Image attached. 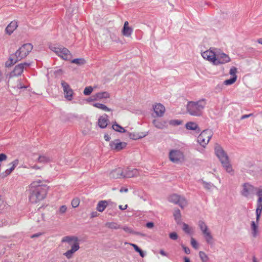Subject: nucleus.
Segmentation results:
<instances>
[{
  "label": "nucleus",
  "mask_w": 262,
  "mask_h": 262,
  "mask_svg": "<svg viewBox=\"0 0 262 262\" xmlns=\"http://www.w3.org/2000/svg\"><path fill=\"white\" fill-rule=\"evenodd\" d=\"M257 42H258L259 43H260V44L262 45V38H260V39H259L257 40Z\"/></svg>",
  "instance_id": "0e129e2a"
},
{
  "label": "nucleus",
  "mask_w": 262,
  "mask_h": 262,
  "mask_svg": "<svg viewBox=\"0 0 262 262\" xmlns=\"http://www.w3.org/2000/svg\"><path fill=\"white\" fill-rule=\"evenodd\" d=\"M110 94L107 92H101L93 95L91 98L88 99L89 102L99 101L103 99L110 98Z\"/></svg>",
  "instance_id": "dca6fc26"
},
{
  "label": "nucleus",
  "mask_w": 262,
  "mask_h": 262,
  "mask_svg": "<svg viewBox=\"0 0 262 262\" xmlns=\"http://www.w3.org/2000/svg\"><path fill=\"white\" fill-rule=\"evenodd\" d=\"M104 139H105V141H108L110 140L111 138L108 134H105L104 136Z\"/></svg>",
  "instance_id": "6e6d98bb"
},
{
  "label": "nucleus",
  "mask_w": 262,
  "mask_h": 262,
  "mask_svg": "<svg viewBox=\"0 0 262 262\" xmlns=\"http://www.w3.org/2000/svg\"><path fill=\"white\" fill-rule=\"evenodd\" d=\"M109 122L108 116L106 114L100 116L98 120V124L101 128H105Z\"/></svg>",
  "instance_id": "bb28decb"
},
{
  "label": "nucleus",
  "mask_w": 262,
  "mask_h": 262,
  "mask_svg": "<svg viewBox=\"0 0 262 262\" xmlns=\"http://www.w3.org/2000/svg\"><path fill=\"white\" fill-rule=\"evenodd\" d=\"M170 160L176 163H181L184 161L183 153L179 150H172L169 152Z\"/></svg>",
  "instance_id": "9d476101"
},
{
  "label": "nucleus",
  "mask_w": 262,
  "mask_h": 262,
  "mask_svg": "<svg viewBox=\"0 0 262 262\" xmlns=\"http://www.w3.org/2000/svg\"><path fill=\"white\" fill-rule=\"evenodd\" d=\"M30 187L31 192L29 199L31 203L39 204L47 198L49 186L44 184L43 181H34L31 183Z\"/></svg>",
  "instance_id": "f257e3e1"
},
{
  "label": "nucleus",
  "mask_w": 262,
  "mask_h": 262,
  "mask_svg": "<svg viewBox=\"0 0 262 262\" xmlns=\"http://www.w3.org/2000/svg\"><path fill=\"white\" fill-rule=\"evenodd\" d=\"M184 262H190L189 258L187 257H184Z\"/></svg>",
  "instance_id": "e2e57ef3"
},
{
  "label": "nucleus",
  "mask_w": 262,
  "mask_h": 262,
  "mask_svg": "<svg viewBox=\"0 0 262 262\" xmlns=\"http://www.w3.org/2000/svg\"><path fill=\"white\" fill-rule=\"evenodd\" d=\"M199 226L205 238L207 243L209 244H212L213 243V237L210 231L208 229L207 226L203 221L199 222Z\"/></svg>",
  "instance_id": "9b49d317"
},
{
  "label": "nucleus",
  "mask_w": 262,
  "mask_h": 262,
  "mask_svg": "<svg viewBox=\"0 0 262 262\" xmlns=\"http://www.w3.org/2000/svg\"><path fill=\"white\" fill-rule=\"evenodd\" d=\"M71 63H75L78 65H82L85 63V61L83 58H76L71 60Z\"/></svg>",
  "instance_id": "f704fd0d"
},
{
  "label": "nucleus",
  "mask_w": 262,
  "mask_h": 262,
  "mask_svg": "<svg viewBox=\"0 0 262 262\" xmlns=\"http://www.w3.org/2000/svg\"><path fill=\"white\" fill-rule=\"evenodd\" d=\"M112 128L115 131L120 132V133H124L125 132V129L119 125L117 123L113 124L112 125Z\"/></svg>",
  "instance_id": "473e14b6"
},
{
  "label": "nucleus",
  "mask_w": 262,
  "mask_h": 262,
  "mask_svg": "<svg viewBox=\"0 0 262 262\" xmlns=\"http://www.w3.org/2000/svg\"><path fill=\"white\" fill-rule=\"evenodd\" d=\"M127 143L125 142H121L119 139H116L110 143V146L112 150L119 151L125 148Z\"/></svg>",
  "instance_id": "2eb2a0df"
},
{
  "label": "nucleus",
  "mask_w": 262,
  "mask_h": 262,
  "mask_svg": "<svg viewBox=\"0 0 262 262\" xmlns=\"http://www.w3.org/2000/svg\"><path fill=\"white\" fill-rule=\"evenodd\" d=\"M160 253L163 256H166V253L162 250H160Z\"/></svg>",
  "instance_id": "680f3d73"
},
{
  "label": "nucleus",
  "mask_w": 262,
  "mask_h": 262,
  "mask_svg": "<svg viewBox=\"0 0 262 262\" xmlns=\"http://www.w3.org/2000/svg\"><path fill=\"white\" fill-rule=\"evenodd\" d=\"M93 106L105 112L112 111L111 108H108L107 106L102 103H96L93 104Z\"/></svg>",
  "instance_id": "c756f323"
},
{
  "label": "nucleus",
  "mask_w": 262,
  "mask_h": 262,
  "mask_svg": "<svg viewBox=\"0 0 262 262\" xmlns=\"http://www.w3.org/2000/svg\"><path fill=\"white\" fill-rule=\"evenodd\" d=\"M94 90V88L91 86H86L83 91V94L85 96L90 95Z\"/></svg>",
  "instance_id": "c9c22d12"
},
{
  "label": "nucleus",
  "mask_w": 262,
  "mask_h": 262,
  "mask_svg": "<svg viewBox=\"0 0 262 262\" xmlns=\"http://www.w3.org/2000/svg\"><path fill=\"white\" fill-rule=\"evenodd\" d=\"M133 32V29L129 26V23L127 21H125L121 31L122 35L124 36L129 37H130Z\"/></svg>",
  "instance_id": "412c9836"
},
{
  "label": "nucleus",
  "mask_w": 262,
  "mask_h": 262,
  "mask_svg": "<svg viewBox=\"0 0 262 262\" xmlns=\"http://www.w3.org/2000/svg\"><path fill=\"white\" fill-rule=\"evenodd\" d=\"M231 58L229 56L221 51H216L214 66L224 64L229 62Z\"/></svg>",
  "instance_id": "6e6552de"
},
{
  "label": "nucleus",
  "mask_w": 262,
  "mask_h": 262,
  "mask_svg": "<svg viewBox=\"0 0 262 262\" xmlns=\"http://www.w3.org/2000/svg\"><path fill=\"white\" fill-rule=\"evenodd\" d=\"M119 207L121 210H125L127 208V205H125L124 206H123L122 205H120Z\"/></svg>",
  "instance_id": "13d9d810"
},
{
  "label": "nucleus",
  "mask_w": 262,
  "mask_h": 262,
  "mask_svg": "<svg viewBox=\"0 0 262 262\" xmlns=\"http://www.w3.org/2000/svg\"><path fill=\"white\" fill-rule=\"evenodd\" d=\"M173 215L176 220H180L181 216V212L179 209L175 210L173 213Z\"/></svg>",
  "instance_id": "a19ab883"
},
{
  "label": "nucleus",
  "mask_w": 262,
  "mask_h": 262,
  "mask_svg": "<svg viewBox=\"0 0 262 262\" xmlns=\"http://www.w3.org/2000/svg\"><path fill=\"white\" fill-rule=\"evenodd\" d=\"M253 262H257V260H256V258L255 257H254L253 258Z\"/></svg>",
  "instance_id": "338daca9"
},
{
  "label": "nucleus",
  "mask_w": 262,
  "mask_h": 262,
  "mask_svg": "<svg viewBox=\"0 0 262 262\" xmlns=\"http://www.w3.org/2000/svg\"><path fill=\"white\" fill-rule=\"evenodd\" d=\"M199 256L203 262H207L208 260V256L203 251L199 252Z\"/></svg>",
  "instance_id": "e433bc0d"
},
{
  "label": "nucleus",
  "mask_w": 262,
  "mask_h": 262,
  "mask_svg": "<svg viewBox=\"0 0 262 262\" xmlns=\"http://www.w3.org/2000/svg\"><path fill=\"white\" fill-rule=\"evenodd\" d=\"M110 177L113 179L124 178L123 169L118 168L112 170L110 173Z\"/></svg>",
  "instance_id": "a878e982"
},
{
  "label": "nucleus",
  "mask_w": 262,
  "mask_h": 262,
  "mask_svg": "<svg viewBox=\"0 0 262 262\" xmlns=\"http://www.w3.org/2000/svg\"><path fill=\"white\" fill-rule=\"evenodd\" d=\"M31 168L33 169H36V170H38V169H40V167L37 165H34L33 166L31 167Z\"/></svg>",
  "instance_id": "bf43d9fd"
},
{
  "label": "nucleus",
  "mask_w": 262,
  "mask_h": 262,
  "mask_svg": "<svg viewBox=\"0 0 262 262\" xmlns=\"http://www.w3.org/2000/svg\"><path fill=\"white\" fill-rule=\"evenodd\" d=\"M61 85L62 86L64 97L68 101H72L73 99L74 92L70 85L65 81L61 80Z\"/></svg>",
  "instance_id": "f8f14e48"
},
{
  "label": "nucleus",
  "mask_w": 262,
  "mask_h": 262,
  "mask_svg": "<svg viewBox=\"0 0 262 262\" xmlns=\"http://www.w3.org/2000/svg\"><path fill=\"white\" fill-rule=\"evenodd\" d=\"M257 191L256 188L249 183H244L242 186L241 194L243 196L250 198H251Z\"/></svg>",
  "instance_id": "1a4fd4ad"
},
{
  "label": "nucleus",
  "mask_w": 262,
  "mask_h": 262,
  "mask_svg": "<svg viewBox=\"0 0 262 262\" xmlns=\"http://www.w3.org/2000/svg\"><path fill=\"white\" fill-rule=\"evenodd\" d=\"M215 152L226 171L230 173L233 172L232 165L230 163L228 157L223 148L219 145L216 146Z\"/></svg>",
  "instance_id": "39448f33"
},
{
  "label": "nucleus",
  "mask_w": 262,
  "mask_h": 262,
  "mask_svg": "<svg viewBox=\"0 0 262 262\" xmlns=\"http://www.w3.org/2000/svg\"><path fill=\"white\" fill-rule=\"evenodd\" d=\"M30 65L29 63L27 62H24L20 63L17 66H16L11 73V75L12 76H20L23 72L24 68L25 67H29Z\"/></svg>",
  "instance_id": "a211bd4d"
},
{
  "label": "nucleus",
  "mask_w": 262,
  "mask_h": 262,
  "mask_svg": "<svg viewBox=\"0 0 262 262\" xmlns=\"http://www.w3.org/2000/svg\"><path fill=\"white\" fill-rule=\"evenodd\" d=\"M152 123L156 128L159 129H163L168 126V121L166 120L154 119Z\"/></svg>",
  "instance_id": "393cba45"
},
{
  "label": "nucleus",
  "mask_w": 262,
  "mask_h": 262,
  "mask_svg": "<svg viewBox=\"0 0 262 262\" xmlns=\"http://www.w3.org/2000/svg\"><path fill=\"white\" fill-rule=\"evenodd\" d=\"M206 105V100L200 99L197 101H189L187 103L186 108L188 113L193 116H201Z\"/></svg>",
  "instance_id": "20e7f679"
},
{
  "label": "nucleus",
  "mask_w": 262,
  "mask_h": 262,
  "mask_svg": "<svg viewBox=\"0 0 262 262\" xmlns=\"http://www.w3.org/2000/svg\"><path fill=\"white\" fill-rule=\"evenodd\" d=\"M217 50L216 49L207 50L202 53L201 55L204 59L208 60L214 65V60Z\"/></svg>",
  "instance_id": "4468645a"
},
{
  "label": "nucleus",
  "mask_w": 262,
  "mask_h": 262,
  "mask_svg": "<svg viewBox=\"0 0 262 262\" xmlns=\"http://www.w3.org/2000/svg\"><path fill=\"white\" fill-rule=\"evenodd\" d=\"M61 243H67L71 246L70 249L67 250L63 255L67 258H72L74 253L80 249L79 241L75 236H66L62 238Z\"/></svg>",
  "instance_id": "7ed1b4c3"
},
{
  "label": "nucleus",
  "mask_w": 262,
  "mask_h": 262,
  "mask_svg": "<svg viewBox=\"0 0 262 262\" xmlns=\"http://www.w3.org/2000/svg\"><path fill=\"white\" fill-rule=\"evenodd\" d=\"M169 237L173 240H176L178 239V236L177 233L172 232L169 234Z\"/></svg>",
  "instance_id": "49530a36"
},
{
  "label": "nucleus",
  "mask_w": 262,
  "mask_h": 262,
  "mask_svg": "<svg viewBox=\"0 0 262 262\" xmlns=\"http://www.w3.org/2000/svg\"><path fill=\"white\" fill-rule=\"evenodd\" d=\"M146 226L148 228H152L154 226V224L152 222H148L146 224Z\"/></svg>",
  "instance_id": "864d4df0"
},
{
  "label": "nucleus",
  "mask_w": 262,
  "mask_h": 262,
  "mask_svg": "<svg viewBox=\"0 0 262 262\" xmlns=\"http://www.w3.org/2000/svg\"><path fill=\"white\" fill-rule=\"evenodd\" d=\"M53 157L49 153H45L40 155L37 158V162L40 163H48L52 162Z\"/></svg>",
  "instance_id": "6ab92c4d"
},
{
  "label": "nucleus",
  "mask_w": 262,
  "mask_h": 262,
  "mask_svg": "<svg viewBox=\"0 0 262 262\" xmlns=\"http://www.w3.org/2000/svg\"><path fill=\"white\" fill-rule=\"evenodd\" d=\"M67 207L66 205H62L60 207L59 210H58V213L59 214H62L64 213L67 211Z\"/></svg>",
  "instance_id": "37998d69"
},
{
  "label": "nucleus",
  "mask_w": 262,
  "mask_h": 262,
  "mask_svg": "<svg viewBox=\"0 0 262 262\" xmlns=\"http://www.w3.org/2000/svg\"><path fill=\"white\" fill-rule=\"evenodd\" d=\"M252 114H250L249 115H244L242 116L241 119H244L245 118H247L249 117L250 116H252Z\"/></svg>",
  "instance_id": "4d7b16f0"
},
{
  "label": "nucleus",
  "mask_w": 262,
  "mask_h": 262,
  "mask_svg": "<svg viewBox=\"0 0 262 262\" xmlns=\"http://www.w3.org/2000/svg\"><path fill=\"white\" fill-rule=\"evenodd\" d=\"M13 88L14 89H23V88H27V86H24L21 82L20 81H17L16 83H14L13 85Z\"/></svg>",
  "instance_id": "58836bf2"
},
{
  "label": "nucleus",
  "mask_w": 262,
  "mask_h": 262,
  "mask_svg": "<svg viewBox=\"0 0 262 262\" xmlns=\"http://www.w3.org/2000/svg\"><path fill=\"white\" fill-rule=\"evenodd\" d=\"M251 227L253 236L255 237L257 235L258 232V226L257 224H255V223L254 221H252L251 222Z\"/></svg>",
  "instance_id": "2f4dec72"
},
{
  "label": "nucleus",
  "mask_w": 262,
  "mask_h": 262,
  "mask_svg": "<svg viewBox=\"0 0 262 262\" xmlns=\"http://www.w3.org/2000/svg\"><path fill=\"white\" fill-rule=\"evenodd\" d=\"M80 203V201L78 198L73 199L71 202L72 206L73 208L77 207Z\"/></svg>",
  "instance_id": "ea45409f"
},
{
  "label": "nucleus",
  "mask_w": 262,
  "mask_h": 262,
  "mask_svg": "<svg viewBox=\"0 0 262 262\" xmlns=\"http://www.w3.org/2000/svg\"><path fill=\"white\" fill-rule=\"evenodd\" d=\"M262 212V201L260 199H257V204H256V221L258 222L261 213Z\"/></svg>",
  "instance_id": "cd10ccee"
},
{
  "label": "nucleus",
  "mask_w": 262,
  "mask_h": 262,
  "mask_svg": "<svg viewBox=\"0 0 262 262\" xmlns=\"http://www.w3.org/2000/svg\"><path fill=\"white\" fill-rule=\"evenodd\" d=\"M153 110L157 117H162L165 112V106L162 104L156 103L152 106Z\"/></svg>",
  "instance_id": "aec40b11"
},
{
  "label": "nucleus",
  "mask_w": 262,
  "mask_h": 262,
  "mask_svg": "<svg viewBox=\"0 0 262 262\" xmlns=\"http://www.w3.org/2000/svg\"><path fill=\"white\" fill-rule=\"evenodd\" d=\"M182 123V121L179 120H171L168 121V125L169 124L170 125L175 126L179 125Z\"/></svg>",
  "instance_id": "4c0bfd02"
},
{
  "label": "nucleus",
  "mask_w": 262,
  "mask_h": 262,
  "mask_svg": "<svg viewBox=\"0 0 262 262\" xmlns=\"http://www.w3.org/2000/svg\"><path fill=\"white\" fill-rule=\"evenodd\" d=\"M191 244L192 246L195 249L198 248V245L196 241L193 237L191 239Z\"/></svg>",
  "instance_id": "a18cd8bd"
},
{
  "label": "nucleus",
  "mask_w": 262,
  "mask_h": 262,
  "mask_svg": "<svg viewBox=\"0 0 262 262\" xmlns=\"http://www.w3.org/2000/svg\"><path fill=\"white\" fill-rule=\"evenodd\" d=\"M124 191H125V192L127 191V189H125V190H124Z\"/></svg>",
  "instance_id": "774afa93"
},
{
  "label": "nucleus",
  "mask_w": 262,
  "mask_h": 262,
  "mask_svg": "<svg viewBox=\"0 0 262 262\" xmlns=\"http://www.w3.org/2000/svg\"><path fill=\"white\" fill-rule=\"evenodd\" d=\"M129 137L131 139L136 140L142 138V136H136L134 134H130Z\"/></svg>",
  "instance_id": "09e8293b"
},
{
  "label": "nucleus",
  "mask_w": 262,
  "mask_h": 262,
  "mask_svg": "<svg viewBox=\"0 0 262 262\" xmlns=\"http://www.w3.org/2000/svg\"><path fill=\"white\" fill-rule=\"evenodd\" d=\"M182 247L184 250V252L186 253V254H189L190 253V250L189 249V248L187 247H185V246L184 245H182Z\"/></svg>",
  "instance_id": "3c124183"
},
{
  "label": "nucleus",
  "mask_w": 262,
  "mask_h": 262,
  "mask_svg": "<svg viewBox=\"0 0 262 262\" xmlns=\"http://www.w3.org/2000/svg\"><path fill=\"white\" fill-rule=\"evenodd\" d=\"M33 46L31 43H25L18 49L14 54L10 56L5 63L6 67H11L17 61L27 57L32 51Z\"/></svg>",
  "instance_id": "f03ea898"
},
{
  "label": "nucleus",
  "mask_w": 262,
  "mask_h": 262,
  "mask_svg": "<svg viewBox=\"0 0 262 262\" xmlns=\"http://www.w3.org/2000/svg\"><path fill=\"white\" fill-rule=\"evenodd\" d=\"M98 216V213L96 211L92 212L91 213V217L92 218Z\"/></svg>",
  "instance_id": "5fc2aeb1"
},
{
  "label": "nucleus",
  "mask_w": 262,
  "mask_h": 262,
  "mask_svg": "<svg viewBox=\"0 0 262 262\" xmlns=\"http://www.w3.org/2000/svg\"><path fill=\"white\" fill-rule=\"evenodd\" d=\"M51 50L63 60H70L72 57V54L70 51L65 47H55L52 48Z\"/></svg>",
  "instance_id": "423d86ee"
},
{
  "label": "nucleus",
  "mask_w": 262,
  "mask_h": 262,
  "mask_svg": "<svg viewBox=\"0 0 262 262\" xmlns=\"http://www.w3.org/2000/svg\"><path fill=\"white\" fill-rule=\"evenodd\" d=\"M106 226L111 229H117L120 228V225L115 222H108L106 224Z\"/></svg>",
  "instance_id": "72a5a7b5"
},
{
  "label": "nucleus",
  "mask_w": 262,
  "mask_h": 262,
  "mask_svg": "<svg viewBox=\"0 0 262 262\" xmlns=\"http://www.w3.org/2000/svg\"><path fill=\"white\" fill-rule=\"evenodd\" d=\"M256 194L258 196V199H260L262 201V188H258L256 191Z\"/></svg>",
  "instance_id": "c03bdc74"
},
{
  "label": "nucleus",
  "mask_w": 262,
  "mask_h": 262,
  "mask_svg": "<svg viewBox=\"0 0 262 262\" xmlns=\"http://www.w3.org/2000/svg\"><path fill=\"white\" fill-rule=\"evenodd\" d=\"M183 230L187 233H191L190 228L189 227V226L187 224H186L185 223L183 224Z\"/></svg>",
  "instance_id": "79ce46f5"
},
{
  "label": "nucleus",
  "mask_w": 262,
  "mask_h": 262,
  "mask_svg": "<svg viewBox=\"0 0 262 262\" xmlns=\"http://www.w3.org/2000/svg\"><path fill=\"white\" fill-rule=\"evenodd\" d=\"M237 69L236 68L234 67H231L229 71V74L232 76V78L225 80L224 82V84L229 85L233 84L237 79Z\"/></svg>",
  "instance_id": "f3484780"
},
{
  "label": "nucleus",
  "mask_w": 262,
  "mask_h": 262,
  "mask_svg": "<svg viewBox=\"0 0 262 262\" xmlns=\"http://www.w3.org/2000/svg\"><path fill=\"white\" fill-rule=\"evenodd\" d=\"M186 128L189 130H196L199 128L198 124L194 122H188L185 125Z\"/></svg>",
  "instance_id": "7c9ffc66"
},
{
  "label": "nucleus",
  "mask_w": 262,
  "mask_h": 262,
  "mask_svg": "<svg viewBox=\"0 0 262 262\" xmlns=\"http://www.w3.org/2000/svg\"><path fill=\"white\" fill-rule=\"evenodd\" d=\"M123 229L124 231H125V232H128V233H132V230L128 227H124L123 228Z\"/></svg>",
  "instance_id": "603ef678"
},
{
  "label": "nucleus",
  "mask_w": 262,
  "mask_h": 262,
  "mask_svg": "<svg viewBox=\"0 0 262 262\" xmlns=\"http://www.w3.org/2000/svg\"><path fill=\"white\" fill-rule=\"evenodd\" d=\"M18 27L17 22L15 20L12 21L6 28L5 33L8 35H11Z\"/></svg>",
  "instance_id": "5701e85b"
},
{
  "label": "nucleus",
  "mask_w": 262,
  "mask_h": 262,
  "mask_svg": "<svg viewBox=\"0 0 262 262\" xmlns=\"http://www.w3.org/2000/svg\"><path fill=\"white\" fill-rule=\"evenodd\" d=\"M168 200L171 203L179 205L182 208H183L187 204V201L184 197L177 194L170 195L168 198Z\"/></svg>",
  "instance_id": "ddd939ff"
},
{
  "label": "nucleus",
  "mask_w": 262,
  "mask_h": 262,
  "mask_svg": "<svg viewBox=\"0 0 262 262\" xmlns=\"http://www.w3.org/2000/svg\"><path fill=\"white\" fill-rule=\"evenodd\" d=\"M130 245L133 247V248H134L135 250L138 252L141 249L138 247V246L136 245V244H130Z\"/></svg>",
  "instance_id": "8fccbe9b"
},
{
  "label": "nucleus",
  "mask_w": 262,
  "mask_h": 262,
  "mask_svg": "<svg viewBox=\"0 0 262 262\" xmlns=\"http://www.w3.org/2000/svg\"><path fill=\"white\" fill-rule=\"evenodd\" d=\"M7 156L5 154H0V162L6 160Z\"/></svg>",
  "instance_id": "de8ad7c7"
},
{
  "label": "nucleus",
  "mask_w": 262,
  "mask_h": 262,
  "mask_svg": "<svg viewBox=\"0 0 262 262\" xmlns=\"http://www.w3.org/2000/svg\"><path fill=\"white\" fill-rule=\"evenodd\" d=\"M107 205L108 203L106 201H100L97 205L96 209L99 212H102L105 210Z\"/></svg>",
  "instance_id": "c85d7f7f"
},
{
  "label": "nucleus",
  "mask_w": 262,
  "mask_h": 262,
  "mask_svg": "<svg viewBox=\"0 0 262 262\" xmlns=\"http://www.w3.org/2000/svg\"><path fill=\"white\" fill-rule=\"evenodd\" d=\"M18 160L16 159L12 161L10 165H11V167L9 169H6L4 172L1 173V176L3 178H4L14 170L16 166L18 164Z\"/></svg>",
  "instance_id": "b1692460"
},
{
  "label": "nucleus",
  "mask_w": 262,
  "mask_h": 262,
  "mask_svg": "<svg viewBox=\"0 0 262 262\" xmlns=\"http://www.w3.org/2000/svg\"><path fill=\"white\" fill-rule=\"evenodd\" d=\"M2 78H3V75H2L1 72L0 71V81L2 79Z\"/></svg>",
  "instance_id": "69168bd1"
},
{
  "label": "nucleus",
  "mask_w": 262,
  "mask_h": 262,
  "mask_svg": "<svg viewBox=\"0 0 262 262\" xmlns=\"http://www.w3.org/2000/svg\"><path fill=\"white\" fill-rule=\"evenodd\" d=\"M123 170L124 178H132L139 174L138 170L136 168H126Z\"/></svg>",
  "instance_id": "4be33fe9"
},
{
  "label": "nucleus",
  "mask_w": 262,
  "mask_h": 262,
  "mask_svg": "<svg viewBox=\"0 0 262 262\" xmlns=\"http://www.w3.org/2000/svg\"><path fill=\"white\" fill-rule=\"evenodd\" d=\"M140 254V255L142 257H143L144 256V254L143 253V252L142 251V250L141 249L139 252H138Z\"/></svg>",
  "instance_id": "052dcab7"
},
{
  "label": "nucleus",
  "mask_w": 262,
  "mask_h": 262,
  "mask_svg": "<svg viewBox=\"0 0 262 262\" xmlns=\"http://www.w3.org/2000/svg\"><path fill=\"white\" fill-rule=\"evenodd\" d=\"M212 136V133L210 130H203L198 137V142L202 146L205 147L209 142Z\"/></svg>",
  "instance_id": "0eeeda50"
}]
</instances>
